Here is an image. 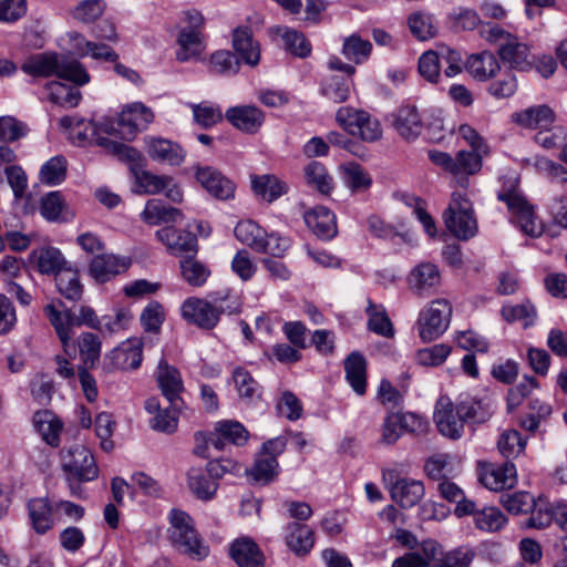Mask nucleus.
<instances>
[{
	"label": "nucleus",
	"mask_w": 567,
	"mask_h": 567,
	"mask_svg": "<svg viewBox=\"0 0 567 567\" xmlns=\"http://www.w3.org/2000/svg\"><path fill=\"white\" fill-rule=\"evenodd\" d=\"M446 228L458 239L467 240L477 234V220L471 200L460 192L452 194L451 202L443 213Z\"/></svg>",
	"instance_id": "8"
},
{
	"label": "nucleus",
	"mask_w": 567,
	"mask_h": 567,
	"mask_svg": "<svg viewBox=\"0 0 567 567\" xmlns=\"http://www.w3.org/2000/svg\"><path fill=\"white\" fill-rule=\"evenodd\" d=\"M499 502L508 513L515 515L527 513L536 506L534 496L527 492L503 494Z\"/></svg>",
	"instance_id": "61"
},
{
	"label": "nucleus",
	"mask_w": 567,
	"mask_h": 567,
	"mask_svg": "<svg viewBox=\"0 0 567 567\" xmlns=\"http://www.w3.org/2000/svg\"><path fill=\"white\" fill-rule=\"evenodd\" d=\"M78 347L80 358L83 363L82 368H94L99 363L101 357L102 342L99 336L92 332L81 333L78 339Z\"/></svg>",
	"instance_id": "45"
},
{
	"label": "nucleus",
	"mask_w": 567,
	"mask_h": 567,
	"mask_svg": "<svg viewBox=\"0 0 567 567\" xmlns=\"http://www.w3.org/2000/svg\"><path fill=\"white\" fill-rule=\"evenodd\" d=\"M478 480L491 491L512 488L517 483V471L512 462L502 465L482 463L480 464Z\"/></svg>",
	"instance_id": "17"
},
{
	"label": "nucleus",
	"mask_w": 567,
	"mask_h": 567,
	"mask_svg": "<svg viewBox=\"0 0 567 567\" xmlns=\"http://www.w3.org/2000/svg\"><path fill=\"white\" fill-rule=\"evenodd\" d=\"M341 175L344 185L352 193H362L370 188L372 179L358 163L350 162L341 166Z\"/></svg>",
	"instance_id": "44"
},
{
	"label": "nucleus",
	"mask_w": 567,
	"mask_h": 567,
	"mask_svg": "<svg viewBox=\"0 0 567 567\" xmlns=\"http://www.w3.org/2000/svg\"><path fill=\"white\" fill-rule=\"evenodd\" d=\"M33 424L42 439L51 446H58L62 422L50 411H39L33 416Z\"/></svg>",
	"instance_id": "41"
},
{
	"label": "nucleus",
	"mask_w": 567,
	"mask_h": 567,
	"mask_svg": "<svg viewBox=\"0 0 567 567\" xmlns=\"http://www.w3.org/2000/svg\"><path fill=\"white\" fill-rule=\"evenodd\" d=\"M128 267L130 260L127 258H121L113 254H100L92 258L89 272L95 281L105 282L124 272Z\"/></svg>",
	"instance_id": "24"
},
{
	"label": "nucleus",
	"mask_w": 567,
	"mask_h": 567,
	"mask_svg": "<svg viewBox=\"0 0 567 567\" xmlns=\"http://www.w3.org/2000/svg\"><path fill=\"white\" fill-rule=\"evenodd\" d=\"M457 413L466 421L485 422L492 414L489 401L466 399L457 403Z\"/></svg>",
	"instance_id": "51"
},
{
	"label": "nucleus",
	"mask_w": 567,
	"mask_h": 567,
	"mask_svg": "<svg viewBox=\"0 0 567 567\" xmlns=\"http://www.w3.org/2000/svg\"><path fill=\"white\" fill-rule=\"evenodd\" d=\"M21 70L32 76L49 78L56 75L78 85L90 82L87 71L79 61L58 53L32 55L22 64Z\"/></svg>",
	"instance_id": "3"
},
{
	"label": "nucleus",
	"mask_w": 567,
	"mask_h": 567,
	"mask_svg": "<svg viewBox=\"0 0 567 567\" xmlns=\"http://www.w3.org/2000/svg\"><path fill=\"white\" fill-rule=\"evenodd\" d=\"M346 378L353 391L363 395L367 390V362L362 354L352 352L344 361Z\"/></svg>",
	"instance_id": "36"
},
{
	"label": "nucleus",
	"mask_w": 567,
	"mask_h": 567,
	"mask_svg": "<svg viewBox=\"0 0 567 567\" xmlns=\"http://www.w3.org/2000/svg\"><path fill=\"white\" fill-rule=\"evenodd\" d=\"M467 72L478 81H486L499 70V64L491 52L472 54L465 64Z\"/></svg>",
	"instance_id": "38"
},
{
	"label": "nucleus",
	"mask_w": 567,
	"mask_h": 567,
	"mask_svg": "<svg viewBox=\"0 0 567 567\" xmlns=\"http://www.w3.org/2000/svg\"><path fill=\"white\" fill-rule=\"evenodd\" d=\"M103 121L97 125L84 118L63 116L59 121L60 130L71 140L75 145H86L95 143L104 148L106 153L116 156L118 159L136 163L141 158L140 152L124 143L112 140L109 136H102L101 133L105 131L101 127Z\"/></svg>",
	"instance_id": "1"
},
{
	"label": "nucleus",
	"mask_w": 567,
	"mask_h": 567,
	"mask_svg": "<svg viewBox=\"0 0 567 567\" xmlns=\"http://www.w3.org/2000/svg\"><path fill=\"white\" fill-rule=\"evenodd\" d=\"M40 214L50 223H66L74 217L62 194L50 192L40 199Z\"/></svg>",
	"instance_id": "28"
},
{
	"label": "nucleus",
	"mask_w": 567,
	"mask_h": 567,
	"mask_svg": "<svg viewBox=\"0 0 567 567\" xmlns=\"http://www.w3.org/2000/svg\"><path fill=\"white\" fill-rule=\"evenodd\" d=\"M305 178L308 185L317 188L321 194L329 195L333 188L332 177L327 168L319 162L312 161L305 167Z\"/></svg>",
	"instance_id": "53"
},
{
	"label": "nucleus",
	"mask_w": 567,
	"mask_h": 567,
	"mask_svg": "<svg viewBox=\"0 0 567 567\" xmlns=\"http://www.w3.org/2000/svg\"><path fill=\"white\" fill-rule=\"evenodd\" d=\"M352 87V76L331 75L322 85V94L334 103L348 100Z\"/></svg>",
	"instance_id": "54"
},
{
	"label": "nucleus",
	"mask_w": 567,
	"mask_h": 567,
	"mask_svg": "<svg viewBox=\"0 0 567 567\" xmlns=\"http://www.w3.org/2000/svg\"><path fill=\"white\" fill-rule=\"evenodd\" d=\"M394 127L405 140H414L422 132L421 116L414 106H403L398 110L394 120Z\"/></svg>",
	"instance_id": "35"
},
{
	"label": "nucleus",
	"mask_w": 567,
	"mask_h": 567,
	"mask_svg": "<svg viewBox=\"0 0 567 567\" xmlns=\"http://www.w3.org/2000/svg\"><path fill=\"white\" fill-rule=\"evenodd\" d=\"M194 121L204 128L221 122L223 113L218 105L209 103L190 104Z\"/></svg>",
	"instance_id": "63"
},
{
	"label": "nucleus",
	"mask_w": 567,
	"mask_h": 567,
	"mask_svg": "<svg viewBox=\"0 0 567 567\" xmlns=\"http://www.w3.org/2000/svg\"><path fill=\"white\" fill-rule=\"evenodd\" d=\"M473 558L472 549L444 551L436 540L426 539L414 551L394 559L392 567H470Z\"/></svg>",
	"instance_id": "2"
},
{
	"label": "nucleus",
	"mask_w": 567,
	"mask_h": 567,
	"mask_svg": "<svg viewBox=\"0 0 567 567\" xmlns=\"http://www.w3.org/2000/svg\"><path fill=\"white\" fill-rule=\"evenodd\" d=\"M49 100L63 107H75L82 95L81 92L61 82L52 81L45 85Z\"/></svg>",
	"instance_id": "47"
},
{
	"label": "nucleus",
	"mask_w": 567,
	"mask_h": 567,
	"mask_svg": "<svg viewBox=\"0 0 567 567\" xmlns=\"http://www.w3.org/2000/svg\"><path fill=\"white\" fill-rule=\"evenodd\" d=\"M254 193L268 203H272L288 192V185L275 175L251 176Z\"/></svg>",
	"instance_id": "37"
},
{
	"label": "nucleus",
	"mask_w": 567,
	"mask_h": 567,
	"mask_svg": "<svg viewBox=\"0 0 567 567\" xmlns=\"http://www.w3.org/2000/svg\"><path fill=\"white\" fill-rule=\"evenodd\" d=\"M475 526L485 532L495 533L501 530L507 523L506 516L497 507H484L480 511L474 508Z\"/></svg>",
	"instance_id": "50"
},
{
	"label": "nucleus",
	"mask_w": 567,
	"mask_h": 567,
	"mask_svg": "<svg viewBox=\"0 0 567 567\" xmlns=\"http://www.w3.org/2000/svg\"><path fill=\"white\" fill-rule=\"evenodd\" d=\"M336 121L349 134L365 142H374L382 135L380 123L363 110L342 106L336 113Z\"/></svg>",
	"instance_id": "9"
},
{
	"label": "nucleus",
	"mask_w": 567,
	"mask_h": 567,
	"mask_svg": "<svg viewBox=\"0 0 567 567\" xmlns=\"http://www.w3.org/2000/svg\"><path fill=\"white\" fill-rule=\"evenodd\" d=\"M32 259L42 275H54L65 267V259L62 252L54 247H42L32 252Z\"/></svg>",
	"instance_id": "40"
},
{
	"label": "nucleus",
	"mask_w": 567,
	"mask_h": 567,
	"mask_svg": "<svg viewBox=\"0 0 567 567\" xmlns=\"http://www.w3.org/2000/svg\"><path fill=\"white\" fill-rule=\"evenodd\" d=\"M176 42L178 44L176 59L179 62L199 60L206 50V43L202 31L181 29L177 34Z\"/></svg>",
	"instance_id": "26"
},
{
	"label": "nucleus",
	"mask_w": 567,
	"mask_h": 567,
	"mask_svg": "<svg viewBox=\"0 0 567 567\" xmlns=\"http://www.w3.org/2000/svg\"><path fill=\"white\" fill-rule=\"evenodd\" d=\"M66 175V161L63 156H54L45 162L40 171V181L47 185H58Z\"/></svg>",
	"instance_id": "62"
},
{
	"label": "nucleus",
	"mask_w": 567,
	"mask_h": 567,
	"mask_svg": "<svg viewBox=\"0 0 567 567\" xmlns=\"http://www.w3.org/2000/svg\"><path fill=\"white\" fill-rule=\"evenodd\" d=\"M408 23L410 31L419 40H427L436 33L433 18L430 14L414 12L409 17Z\"/></svg>",
	"instance_id": "64"
},
{
	"label": "nucleus",
	"mask_w": 567,
	"mask_h": 567,
	"mask_svg": "<svg viewBox=\"0 0 567 567\" xmlns=\"http://www.w3.org/2000/svg\"><path fill=\"white\" fill-rule=\"evenodd\" d=\"M525 447L526 440L516 430L504 431L497 441V449L506 458L517 457L524 452Z\"/></svg>",
	"instance_id": "58"
},
{
	"label": "nucleus",
	"mask_w": 567,
	"mask_h": 567,
	"mask_svg": "<svg viewBox=\"0 0 567 567\" xmlns=\"http://www.w3.org/2000/svg\"><path fill=\"white\" fill-rule=\"evenodd\" d=\"M62 468L66 475L72 496L84 498L83 482H90L97 477L99 468L89 449L82 444H74L63 455Z\"/></svg>",
	"instance_id": "4"
},
{
	"label": "nucleus",
	"mask_w": 567,
	"mask_h": 567,
	"mask_svg": "<svg viewBox=\"0 0 567 567\" xmlns=\"http://www.w3.org/2000/svg\"><path fill=\"white\" fill-rule=\"evenodd\" d=\"M382 476L391 499L400 507L411 508L424 497L425 488L422 481L401 477L395 470H385Z\"/></svg>",
	"instance_id": "11"
},
{
	"label": "nucleus",
	"mask_w": 567,
	"mask_h": 567,
	"mask_svg": "<svg viewBox=\"0 0 567 567\" xmlns=\"http://www.w3.org/2000/svg\"><path fill=\"white\" fill-rule=\"evenodd\" d=\"M153 120V111L143 103L135 102L125 106L116 121L104 118L101 127L110 136L131 141L140 131L146 130Z\"/></svg>",
	"instance_id": "6"
},
{
	"label": "nucleus",
	"mask_w": 567,
	"mask_h": 567,
	"mask_svg": "<svg viewBox=\"0 0 567 567\" xmlns=\"http://www.w3.org/2000/svg\"><path fill=\"white\" fill-rule=\"evenodd\" d=\"M452 316V306L445 299H436L424 308L417 319L420 338L431 342L440 338L449 328Z\"/></svg>",
	"instance_id": "10"
},
{
	"label": "nucleus",
	"mask_w": 567,
	"mask_h": 567,
	"mask_svg": "<svg viewBox=\"0 0 567 567\" xmlns=\"http://www.w3.org/2000/svg\"><path fill=\"white\" fill-rule=\"evenodd\" d=\"M442 282L439 267L430 261H423L414 266L408 276V286L416 296H425L435 292Z\"/></svg>",
	"instance_id": "18"
},
{
	"label": "nucleus",
	"mask_w": 567,
	"mask_h": 567,
	"mask_svg": "<svg viewBox=\"0 0 567 567\" xmlns=\"http://www.w3.org/2000/svg\"><path fill=\"white\" fill-rule=\"evenodd\" d=\"M144 406L146 412L153 415L150 420L152 430L166 434L176 432L181 403L176 402V408L171 404V406L162 409L157 398H150L145 401Z\"/></svg>",
	"instance_id": "21"
},
{
	"label": "nucleus",
	"mask_w": 567,
	"mask_h": 567,
	"mask_svg": "<svg viewBox=\"0 0 567 567\" xmlns=\"http://www.w3.org/2000/svg\"><path fill=\"white\" fill-rule=\"evenodd\" d=\"M367 312L369 315L368 328L372 332L385 338H392L394 336L393 324L383 306L375 305L369 300Z\"/></svg>",
	"instance_id": "49"
},
{
	"label": "nucleus",
	"mask_w": 567,
	"mask_h": 567,
	"mask_svg": "<svg viewBox=\"0 0 567 567\" xmlns=\"http://www.w3.org/2000/svg\"><path fill=\"white\" fill-rule=\"evenodd\" d=\"M182 216V212L178 208L165 206L157 199L147 200L144 210L141 213V219L153 226L162 223L178 221Z\"/></svg>",
	"instance_id": "39"
},
{
	"label": "nucleus",
	"mask_w": 567,
	"mask_h": 567,
	"mask_svg": "<svg viewBox=\"0 0 567 567\" xmlns=\"http://www.w3.org/2000/svg\"><path fill=\"white\" fill-rule=\"evenodd\" d=\"M145 150L151 159L169 166H179L186 157L184 148L171 140L146 136Z\"/></svg>",
	"instance_id": "19"
},
{
	"label": "nucleus",
	"mask_w": 567,
	"mask_h": 567,
	"mask_svg": "<svg viewBox=\"0 0 567 567\" xmlns=\"http://www.w3.org/2000/svg\"><path fill=\"white\" fill-rule=\"evenodd\" d=\"M189 488L202 499L212 498L217 491V483L200 468H192L188 472Z\"/></svg>",
	"instance_id": "55"
},
{
	"label": "nucleus",
	"mask_w": 567,
	"mask_h": 567,
	"mask_svg": "<svg viewBox=\"0 0 567 567\" xmlns=\"http://www.w3.org/2000/svg\"><path fill=\"white\" fill-rule=\"evenodd\" d=\"M437 489L443 498L449 502L456 503L455 514L457 516H465L470 515V513H474L475 503L466 499L463 489L454 482L444 478L439 483Z\"/></svg>",
	"instance_id": "42"
},
{
	"label": "nucleus",
	"mask_w": 567,
	"mask_h": 567,
	"mask_svg": "<svg viewBox=\"0 0 567 567\" xmlns=\"http://www.w3.org/2000/svg\"><path fill=\"white\" fill-rule=\"evenodd\" d=\"M156 380L162 394L176 408V402L183 404L181 393L184 391V383L179 371L162 359L156 369Z\"/></svg>",
	"instance_id": "22"
},
{
	"label": "nucleus",
	"mask_w": 567,
	"mask_h": 567,
	"mask_svg": "<svg viewBox=\"0 0 567 567\" xmlns=\"http://www.w3.org/2000/svg\"><path fill=\"white\" fill-rule=\"evenodd\" d=\"M498 200L506 204L512 221L527 236L539 237L544 225L536 215L534 206L517 188L504 189L497 195Z\"/></svg>",
	"instance_id": "7"
},
{
	"label": "nucleus",
	"mask_w": 567,
	"mask_h": 567,
	"mask_svg": "<svg viewBox=\"0 0 567 567\" xmlns=\"http://www.w3.org/2000/svg\"><path fill=\"white\" fill-rule=\"evenodd\" d=\"M181 315L188 323L205 330L214 329L219 322L217 307L197 297H189L182 303Z\"/></svg>",
	"instance_id": "14"
},
{
	"label": "nucleus",
	"mask_w": 567,
	"mask_h": 567,
	"mask_svg": "<svg viewBox=\"0 0 567 567\" xmlns=\"http://www.w3.org/2000/svg\"><path fill=\"white\" fill-rule=\"evenodd\" d=\"M44 313L49 318L60 341L62 342L64 351L69 353L73 336V327H75V316L70 310L64 312L59 311L53 303H49L44 307Z\"/></svg>",
	"instance_id": "30"
},
{
	"label": "nucleus",
	"mask_w": 567,
	"mask_h": 567,
	"mask_svg": "<svg viewBox=\"0 0 567 567\" xmlns=\"http://www.w3.org/2000/svg\"><path fill=\"white\" fill-rule=\"evenodd\" d=\"M285 540L288 548L298 556L307 555L315 545L312 529L299 523L287 525Z\"/></svg>",
	"instance_id": "32"
},
{
	"label": "nucleus",
	"mask_w": 567,
	"mask_h": 567,
	"mask_svg": "<svg viewBox=\"0 0 567 567\" xmlns=\"http://www.w3.org/2000/svg\"><path fill=\"white\" fill-rule=\"evenodd\" d=\"M226 120L238 131L255 134L265 122V113L255 105H238L227 109Z\"/></svg>",
	"instance_id": "20"
},
{
	"label": "nucleus",
	"mask_w": 567,
	"mask_h": 567,
	"mask_svg": "<svg viewBox=\"0 0 567 567\" xmlns=\"http://www.w3.org/2000/svg\"><path fill=\"white\" fill-rule=\"evenodd\" d=\"M233 48L245 61V63L251 66H255L259 63V45L254 41L252 32L248 27H238L234 30Z\"/></svg>",
	"instance_id": "33"
},
{
	"label": "nucleus",
	"mask_w": 567,
	"mask_h": 567,
	"mask_svg": "<svg viewBox=\"0 0 567 567\" xmlns=\"http://www.w3.org/2000/svg\"><path fill=\"white\" fill-rule=\"evenodd\" d=\"M142 341L127 339L105 354L103 369L111 373L115 370H135L142 363Z\"/></svg>",
	"instance_id": "12"
},
{
	"label": "nucleus",
	"mask_w": 567,
	"mask_h": 567,
	"mask_svg": "<svg viewBox=\"0 0 567 567\" xmlns=\"http://www.w3.org/2000/svg\"><path fill=\"white\" fill-rule=\"evenodd\" d=\"M235 237L243 244L258 252L262 249V238L266 231L252 220L239 221L234 229Z\"/></svg>",
	"instance_id": "52"
},
{
	"label": "nucleus",
	"mask_w": 567,
	"mask_h": 567,
	"mask_svg": "<svg viewBox=\"0 0 567 567\" xmlns=\"http://www.w3.org/2000/svg\"><path fill=\"white\" fill-rule=\"evenodd\" d=\"M182 278L192 287H202L210 276V269L194 257H185L179 261Z\"/></svg>",
	"instance_id": "46"
},
{
	"label": "nucleus",
	"mask_w": 567,
	"mask_h": 567,
	"mask_svg": "<svg viewBox=\"0 0 567 567\" xmlns=\"http://www.w3.org/2000/svg\"><path fill=\"white\" fill-rule=\"evenodd\" d=\"M275 32L281 38L284 48L295 56L303 59L310 55L311 44L301 32L288 27H277Z\"/></svg>",
	"instance_id": "43"
},
{
	"label": "nucleus",
	"mask_w": 567,
	"mask_h": 567,
	"mask_svg": "<svg viewBox=\"0 0 567 567\" xmlns=\"http://www.w3.org/2000/svg\"><path fill=\"white\" fill-rule=\"evenodd\" d=\"M511 118L524 128L547 131L555 122V113L547 105H535L513 113Z\"/></svg>",
	"instance_id": "25"
},
{
	"label": "nucleus",
	"mask_w": 567,
	"mask_h": 567,
	"mask_svg": "<svg viewBox=\"0 0 567 567\" xmlns=\"http://www.w3.org/2000/svg\"><path fill=\"white\" fill-rule=\"evenodd\" d=\"M155 236L172 255L197 251V238L189 230L164 227L158 229Z\"/></svg>",
	"instance_id": "23"
},
{
	"label": "nucleus",
	"mask_w": 567,
	"mask_h": 567,
	"mask_svg": "<svg viewBox=\"0 0 567 567\" xmlns=\"http://www.w3.org/2000/svg\"><path fill=\"white\" fill-rule=\"evenodd\" d=\"M196 441H204L207 446L212 445L217 451H221L226 444L244 445L248 439V432L237 421H220L216 423L214 432L208 434L196 433Z\"/></svg>",
	"instance_id": "13"
},
{
	"label": "nucleus",
	"mask_w": 567,
	"mask_h": 567,
	"mask_svg": "<svg viewBox=\"0 0 567 567\" xmlns=\"http://www.w3.org/2000/svg\"><path fill=\"white\" fill-rule=\"evenodd\" d=\"M29 516L33 529L38 534H45L54 524L55 506L48 498H35L29 502Z\"/></svg>",
	"instance_id": "34"
},
{
	"label": "nucleus",
	"mask_w": 567,
	"mask_h": 567,
	"mask_svg": "<svg viewBox=\"0 0 567 567\" xmlns=\"http://www.w3.org/2000/svg\"><path fill=\"white\" fill-rule=\"evenodd\" d=\"M196 181L212 196L217 199L227 200L235 195V184L224 176L218 169L212 166H194Z\"/></svg>",
	"instance_id": "16"
},
{
	"label": "nucleus",
	"mask_w": 567,
	"mask_h": 567,
	"mask_svg": "<svg viewBox=\"0 0 567 567\" xmlns=\"http://www.w3.org/2000/svg\"><path fill=\"white\" fill-rule=\"evenodd\" d=\"M439 432L451 439L458 440L464 433L465 420L457 413V406L454 409L449 398L442 396L437 400L433 415Z\"/></svg>",
	"instance_id": "15"
},
{
	"label": "nucleus",
	"mask_w": 567,
	"mask_h": 567,
	"mask_svg": "<svg viewBox=\"0 0 567 567\" xmlns=\"http://www.w3.org/2000/svg\"><path fill=\"white\" fill-rule=\"evenodd\" d=\"M171 527L168 529L172 544L182 553L198 560L209 554V548L196 532L192 517L184 511L172 509L169 512Z\"/></svg>",
	"instance_id": "5"
},
{
	"label": "nucleus",
	"mask_w": 567,
	"mask_h": 567,
	"mask_svg": "<svg viewBox=\"0 0 567 567\" xmlns=\"http://www.w3.org/2000/svg\"><path fill=\"white\" fill-rule=\"evenodd\" d=\"M502 316L507 322L522 321L524 327L533 326L536 319V309L529 302L525 301L519 305H505L502 308Z\"/></svg>",
	"instance_id": "59"
},
{
	"label": "nucleus",
	"mask_w": 567,
	"mask_h": 567,
	"mask_svg": "<svg viewBox=\"0 0 567 567\" xmlns=\"http://www.w3.org/2000/svg\"><path fill=\"white\" fill-rule=\"evenodd\" d=\"M372 50V44L368 40H363L358 34H352L344 39L342 44V54L357 64L365 61Z\"/></svg>",
	"instance_id": "56"
},
{
	"label": "nucleus",
	"mask_w": 567,
	"mask_h": 567,
	"mask_svg": "<svg viewBox=\"0 0 567 567\" xmlns=\"http://www.w3.org/2000/svg\"><path fill=\"white\" fill-rule=\"evenodd\" d=\"M55 285L59 292L71 301H78L83 293L79 274L74 269L64 268L55 276Z\"/></svg>",
	"instance_id": "48"
},
{
	"label": "nucleus",
	"mask_w": 567,
	"mask_h": 567,
	"mask_svg": "<svg viewBox=\"0 0 567 567\" xmlns=\"http://www.w3.org/2000/svg\"><path fill=\"white\" fill-rule=\"evenodd\" d=\"M498 54L502 61L513 69L526 70L530 66L529 48L515 35L508 37L506 42L499 44Z\"/></svg>",
	"instance_id": "31"
},
{
	"label": "nucleus",
	"mask_w": 567,
	"mask_h": 567,
	"mask_svg": "<svg viewBox=\"0 0 567 567\" xmlns=\"http://www.w3.org/2000/svg\"><path fill=\"white\" fill-rule=\"evenodd\" d=\"M229 554L238 567L264 566V554L251 538L243 537L234 540Z\"/></svg>",
	"instance_id": "27"
},
{
	"label": "nucleus",
	"mask_w": 567,
	"mask_h": 567,
	"mask_svg": "<svg viewBox=\"0 0 567 567\" xmlns=\"http://www.w3.org/2000/svg\"><path fill=\"white\" fill-rule=\"evenodd\" d=\"M278 462L274 456L258 454L248 475L257 483L267 484L271 482L278 473Z\"/></svg>",
	"instance_id": "57"
},
{
	"label": "nucleus",
	"mask_w": 567,
	"mask_h": 567,
	"mask_svg": "<svg viewBox=\"0 0 567 567\" xmlns=\"http://www.w3.org/2000/svg\"><path fill=\"white\" fill-rule=\"evenodd\" d=\"M305 221L308 228L318 237L330 239L337 234L336 216L327 207L318 206L307 212Z\"/></svg>",
	"instance_id": "29"
},
{
	"label": "nucleus",
	"mask_w": 567,
	"mask_h": 567,
	"mask_svg": "<svg viewBox=\"0 0 567 567\" xmlns=\"http://www.w3.org/2000/svg\"><path fill=\"white\" fill-rule=\"evenodd\" d=\"M208 70L219 75L236 74L239 70V61L230 51H217L209 58Z\"/></svg>",
	"instance_id": "60"
}]
</instances>
